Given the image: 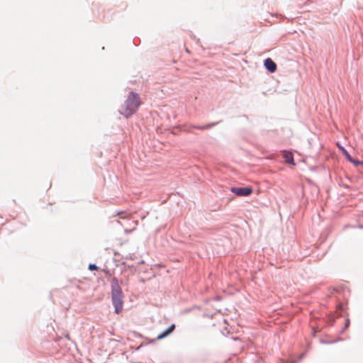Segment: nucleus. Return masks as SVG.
<instances>
[{"instance_id": "1", "label": "nucleus", "mask_w": 363, "mask_h": 363, "mask_svg": "<svg viewBox=\"0 0 363 363\" xmlns=\"http://www.w3.org/2000/svg\"><path fill=\"white\" fill-rule=\"evenodd\" d=\"M140 104L141 100L139 95L135 92H129L121 106L119 111L128 118L136 112Z\"/></svg>"}, {"instance_id": "2", "label": "nucleus", "mask_w": 363, "mask_h": 363, "mask_svg": "<svg viewBox=\"0 0 363 363\" xmlns=\"http://www.w3.org/2000/svg\"><path fill=\"white\" fill-rule=\"evenodd\" d=\"M111 285L112 303L114 306L116 313H119L123 310V291L116 277L111 279Z\"/></svg>"}, {"instance_id": "3", "label": "nucleus", "mask_w": 363, "mask_h": 363, "mask_svg": "<svg viewBox=\"0 0 363 363\" xmlns=\"http://www.w3.org/2000/svg\"><path fill=\"white\" fill-rule=\"evenodd\" d=\"M231 191L239 196H247L252 193L253 190L251 187H233Z\"/></svg>"}, {"instance_id": "4", "label": "nucleus", "mask_w": 363, "mask_h": 363, "mask_svg": "<svg viewBox=\"0 0 363 363\" xmlns=\"http://www.w3.org/2000/svg\"><path fill=\"white\" fill-rule=\"evenodd\" d=\"M264 66L270 73H274L277 70V64L269 57L264 61Z\"/></svg>"}, {"instance_id": "5", "label": "nucleus", "mask_w": 363, "mask_h": 363, "mask_svg": "<svg viewBox=\"0 0 363 363\" xmlns=\"http://www.w3.org/2000/svg\"><path fill=\"white\" fill-rule=\"evenodd\" d=\"M174 328H175V325L172 324L166 330H164L163 333L158 335L157 340H161V339L166 337L167 336H168L170 333H172L174 331Z\"/></svg>"}, {"instance_id": "6", "label": "nucleus", "mask_w": 363, "mask_h": 363, "mask_svg": "<svg viewBox=\"0 0 363 363\" xmlns=\"http://www.w3.org/2000/svg\"><path fill=\"white\" fill-rule=\"evenodd\" d=\"M283 157H284L286 162H287L289 164H294V156H293L292 152H288V151H284L283 153Z\"/></svg>"}, {"instance_id": "7", "label": "nucleus", "mask_w": 363, "mask_h": 363, "mask_svg": "<svg viewBox=\"0 0 363 363\" xmlns=\"http://www.w3.org/2000/svg\"><path fill=\"white\" fill-rule=\"evenodd\" d=\"M339 148L341 150V151L342 152V153L345 155V157H347V159L352 162H354V160L352 158V157L350 156V155L348 153V152L342 146H340V145H337Z\"/></svg>"}, {"instance_id": "8", "label": "nucleus", "mask_w": 363, "mask_h": 363, "mask_svg": "<svg viewBox=\"0 0 363 363\" xmlns=\"http://www.w3.org/2000/svg\"><path fill=\"white\" fill-rule=\"evenodd\" d=\"M214 124L212 123V124H208L205 126H195L196 128L197 129H200V130H204V129H207V128H211Z\"/></svg>"}, {"instance_id": "9", "label": "nucleus", "mask_w": 363, "mask_h": 363, "mask_svg": "<svg viewBox=\"0 0 363 363\" xmlns=\"http://www.w3.org/2000/svg\"><path fill=\"white\" fill-rule=\"evenodd\" d=\"M97 268L98 267L94 264H90L89 266V269L90 270H96V269H97Z\"/></svg>"}, {"instance_id": "10", "label": "nucleus", "mask_w": 363, "mask_h": 363, "mask_svg": "<svg viewBox=\"0 0 363 363\" xmlns=\"http://www.w3.org/2000/svg\"><path fill=\"white\" fill-rule=\"evenodd\" d=\"M130 218V215H126L124 217H121V218Z\"/></svg>"}, {"instance_id": "11", "label": "nucleus", "mask_w": 363, "mask_h": 363, "mask_svg": "<svg viewBox=\"0 0 363 363\" xmlns=\"http://www.w3.org/2000/svg\"><path fill=\"white\" fill-rule=\"evenodd\" d=\"M122 213H123V212H118L116 215H117V216H120V215H121V214H122Z\"/></svg>"}]
</instances>
